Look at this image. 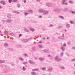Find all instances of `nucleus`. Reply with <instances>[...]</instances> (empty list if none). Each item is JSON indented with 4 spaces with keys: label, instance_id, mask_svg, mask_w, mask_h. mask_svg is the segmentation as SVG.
Masks as SVG:
<instances>
[{
    "label": "nucleus",
    "instance_id": "1",
    "mask_svg": "<svg viewBox=\"0 0 75 75\" xmlns=\"http://www.w3.org/2000/svg\"><path fill=\"white\" fill-rule=\"evenodd\" d=\"M39 11L40 13H43V15H46L48 14L49 12L45 10L44 9H39Z\"/></svg>",
    "mask_w": 75,
    "mask_h": 75
},
{
    "label": "nucleus",
    "instance_id": "36",
    "mask_svg": "<svg viewBox=\"0 0 75 75\" xmlns=\"http://www.w3.org/2000/svg\"><path fill=\"white\" fill-rule=\"evenodd\" d=\"M10 35H11L12 36H14L15 35H14L13 33H11L10 34Z\"/></svg>",
    "mask_w": 75,
    "mask_h": 75
},
{
    "label": "nucleus",
    "instance_id": "16",
    "mask_svg": "<svg viewBox=\"0 0 75 75\" xmlns=\"http://www.w3.org/2000/svg\"><path fill=\"white\" fill-rule=\"evenodd\" d=\"M60 68L61 69H62V70H64V69H65V67L63 66H60Z\"/></svg>",
    "mask_w": 75,
    "mask_h": 75
},
{
    "label": "nucleus",
    "instance_id": "3",
    "mask_svg": "<svg viewBox=\"0 0 75 75\" xmlns=\"http://www.w3.org/2000/svg\"><path fill=\"white\" fill-rule=\"evenodd\" d=\"M46 5L49 7H52V4L50 3H46Z\"/></svg>",
    "mask_w": 75,
    "mask_h": 75
},
{
    "label": "nucleus",
    "instance_id": "19",
    "mask_svg": "<svg viewBox=\"0 0 75 75\" xmlns=\"http://www.w3.org/2000/svg\"><path fill=\"white\" fill-rule=\"evenodd\" d=\"M40 69H42V71H44L46 69V67H44L43 68H41Z\"/></svg>",
    "mask_w": 75,
    "mask_h": 75
},
{
    "label": "nucleus",
    "instance_id": "15",
    "mask_svg": "<svg viewBox=\"0 0 75 75\" xmlns=\"http://www.w3.org/2000/svg\"><path fill=\"white\" fill-rule=\"evenodd\" d=\"M7 17L8 18H10L11 17V14H8L7 15Z\"/></svg>",
    "mask_w": 75,
    "mask_h": 75
},
{
    "label": "nucleus",
    "instance_id": "58",
    "mask_svg": "<svg viewBox=\"0 0 75 75\" xmlns=\"http://www.w3.org/2000/svg\"><path fill=\"white\" fill-rule=\"evenodd\" d=\"M23 2L24 3H26V1L25 0H24Z\"/></svg>",
    "mask_w": 75,
    "mask_h": 75
},
{
    "label": "nucleus",
    "instance_id": "27",
    "mask_svg": "<svg viewBox=\"0 0 75 75\" xmlns=\"http://www.w3.org/2000/svg\"><path fill=\"white\" fill-rule=\"evenodd\" d=\"M28 12L30 13H33V11L32 10H30L28 11Z\"/></svg>",
    "mask_w": 75,
    "mask_h": 75
},
{
    "label": "nucleus",
    "instance_id": "7",
    "mask_svg": "<svg viewBox=\"0 0 75 75\" xmlns=\"http://www.w3.org/2000/svg\"><path fill=\"white\" fill-rule=\"evenodd\" d=\"M39 59L40 61H44L45 58H44L40 57L39 58Z\"/></svg>",
    "mask_w": 75,
    "mask_h": 75
},
{
    "label": "nucleus",
    "instance_id": "14",
    "mask_svg": "<svg viewBox=\"0 0 75 75\" xmlns=\"http://www.w3.org/2000/svg\"><path fill=\"white\" fill-rule=\"evenodd\" d=\"M69 13H72V14H75V11L70 10L69 11Z\"/></svg>",
    "mask_w": 75,
    "mask_h": 75
},
{
    "label": "nucleus",
    "instance_id": "2",
    "mask_svg": "<svg viewBox=\"0 0 75 75\" xmlns=\"http://www.w3.org/2000/svg\"><path fill=\"white\" fill-rule=\"evenodd\" d=\"M54 59L57 62H60L62 60V59L61 58H59V57L58 56H56L54 57Z\"/></svg>",
    "mask_w": 75,
    "mask_h": 75
},
{
    "label": "nucleus",
    "instance_id": "61",
    "mask_svg": "<svg viewBox=\"0 0 75 75\" xmlns=\"http://www.w3.org/2000/svg\"><path fill=\"white\" fill-rule=\"evenodd\" d=\"M72 48L73 50H75V47H73Z\"/></svg>",
    "mask_w": 75,
    "mask_h": 75
},
{
    "label": "nucleus",
    "instance_id": "40",
    "mask_svg": "<svg viewBox=\"0 0 75 75\" xmlns=\"http://www.w3.org/2000/svg\"><path fill=\"white\" fill-rule=\"evenodd\" d=\"M1 23H4V20H1Z\"/></svg>",
    "mask_w": 75,
    "mask_h": 75
},
{
    "label": "nucleus",
    "instance_id": "60",
    "mask_svg": "<svg viewBox=\"0 0 75 75\" xmlns=\"http://www.w3.org/2000/svg\"><path fill=\"white\" fill-rule=\"evenodd\" d=\"M32 37L28 39L29 40H31L32 39Z\"/></svg>",
    "mask_w": 75,
    "mask_h": 75
},
{
    "label": "nucleus",
    "instance_id": "29",
    "mask_svg": "<svg viewBox=\"0 0 75 75\" xmlns=\"http://www.w3.org/2000/svg\"><path fill=\"white\" fill-rule=\"evenodd\" d=\"M67 10H68V8H65L63 9V11H64V12H65V11H67Z\"/></svg>",
    "mask_w": 75,
    "mask_h": 75
},
{
    "label": "nucleus",
    "instance_id": "37",
    "mask_svg": "<svg viewBox=\"0 0 75 75\" xmlns=\"http://www.w3.org/2000/svg\"><path fill=\"white\" fill-rule=\"evenodd\" d=\"M30 30L31 31H34V29L33 28H30Z\"/></svg>",
    "mask_w": 75,
    "mask_h": 75
},
{
    "label": "nucleus",
    "instance_id": "9",
    "mask_svg": "<svg viewBox=\"0 0 75 75\" xmlns=\"http://www.w3.org/2000/svg\"><path fill=\"white\" fill-rule=\"evenodd\" d=\"M60 49L63 52L65 50V49L64 47V46H62L60 48Z\"/></svg>",
    "mask_w": 75,
    "mask_h": 75
},
{
    "label": "nucleus",
    "instance_id": "33",
    "mask_svg": "<svg viewBox=\"0 0 75 75\" xmlns=\"http://www.w3.org/2000/svg\"><path fill=\"white\" fill-rule=\"evenodd\" d=\"M59 17L60 18H62V19H64V18L62 16H59Z\"/></svg>",
    "mask_w": 75,
    "mask_h": 75
},
{
    "label": "nucleus",
    "instance_id": "6",
    "mask_svg": "<svg viewBox=\"0 0 75 75\" xmlns=\"http://www.w3.org/2000/svg\"><path fill=\"white\" fill-rule=\"evenodd\" d=\"M65 0H63L62 1V4H63V5H66V6H67V4H68V3H65Z\"/></svg>",
    "mask_w": 75,
    "mask_h": 75
},
{
    "label": "nucleus",
    "instance_id": "8",
    "mask_svg": "<svg viewBox=\"0 0 75 75\" xmlns=\"http://www.w3.org/2000/svg\"><path fill=\"white\" fill-rule=\"evenodd\" d=\"M54 11H55V12H59V9H54Z\"/></svg>",
    "mask_w": 75,
    "mask_h": 75
},
{
    "label": "nucleus",
    "instance_id": "11",
    "mask_svg": "<svg viewBox=\"0 0 75 75\" xmlns=\"http://www.w3.org/2000/svg\"><path fill=\"white\" fill-rule=\"evenodd\" d=\"M43 52H45V53H49L50 52V51L49 50H43Z\"/></svg>",
    "mask_w": 75,
    "mask_h": 75
},
{
    "label": "nucleus",
    "instance_id": "18",
    "mask_svg": "<svg viewBox=\"0 0 75 75\" xmlns=\"http://www.w3.org/2000/svg\"><path fill=\"white\" fill-rule=\"evenodd\" d=\"M71 26V25L69 24H67L66 25V27H67V28H69Z\"/></svg>",
    "mask_w": 75,
    "mask_h": 75
},
{
    "label": "nucleus",
    "instance_id": "54",
    "mask_svg": "<svg viewBox=\"0 0 75 75\" xmlns=\"http://www.w3.org/2000/svg\"><path fill=\"white\" fill-rule=\"evenodd\" d=\"M22 36V35L21 34H20L19 35V37H21Z\"/></svg>",
    "mask_w": 75,
    "mask_h": 75
},
{
    "label": "nucleus",
    "instance_id": "22",
    "mask_svg": "<svg viewBox=\"0 0 75 75\" xmlns=\"http://www.w3.org/2000/svg\"><path fill=\"white\" fill-rule=\"evenodd\" d=\"M13 13H16V14H19L20 12L15 11H13Z\"/></svg>",
    "mask_w": 75,
    "mask_h": 75
},
{
    "label": "nucleus",
    "instance_id": "32",
    "mask_svg": "<svg viewBox=\"0 0 75 75\" xmlns=\"http://www.w3.org/2000/svg\"><path fill=\"white\" fill-rule=\"evenodd\" d=\"M38 69H34L32 70V71H38Z\"/></svg>",
    "mask_w": 75,
    "mask_h": 75
},
{
    "label": "nucleus",
    "instance_id": "63",
    "mask_svg": "<svg viewBox=\"0 0 75 75\" xmlns=\"http://www.w3.org/2000/svg\"><path fill=\"white\" fill-rule=\"evenodd\" d=\"M2 63V60H0V64H1Z\"/></svg>",
    "mask_w": 75,
    "mask_h": 75
},
{
    "label": "nucleus",
    "instance_id": "49",
    "mask_svg": "<svg viewBox=\"0 0 75 75\" xmlns=\"http://www.w3.org/2000/svg\"><path fill=\"white\" fill-rule=\"evenodd\" d=\"M64 54V53L63 52H62L61 53V57H62L63 56V54Z\"/></svg>",
    "mask_w": 75,
    "mask_h": 75
},
{
    "label": "nucleus",
    "instance_id": "13",
    "mask_svg": "<svg viewBox=\"0 0 75 75\" xmlns=\"http://www.w3.org/2000/svg\"><path fill=\"white\" fill-rule=\"evenodd\" d=\"M24 31H25V32H26L27 33H28V32H29V30H28V29H27V28H24Z\"/></svg>",
    "mask_w": 75,
    "mask_h": 75
},
{
    "label": "nucleus",
    "instance_id": "50",
    "mask_svg": "<svg viewBox=\"0 0 75 75\" xmlns=\"http://www.w3.org/2000/svg\"><path fill=\"white\" fill-rule=\"evenodd\" d=\"M27 64V63L26 62H24L23 63V64H24V65H25V64Z\"/></svg>",
    "mask_w": 75,
    "mask_h": 75
},
{
    "label": "nucleus",
    "instance_id": "28",
    "mask_svg": "<svg viewBox=\"0 0 75 75\" xmlns=\"http://www.w3.org/2000/svg\"><path fill=\"white\" fill-rule=\"evenodd\" d=\"M0 3H1V4H3V5H4V4H5V2L4 1H1L0 2Z\"/></svg>",
    "mask_w": 75,
    "mask_h": 75
},
{
    "label": "nucleus",
    "instance_id": "41",
    "mask_svg": "<svg viewBox=\"0 0 75 75\" xmlns=\"http://www.w3.org/2000/svg\"><path fill=\"white\" fill-rule=\"evenodd\" d=\"M49 27L51 28L52 27H53V25H51L49 26Z\"/></svg>",
    "mask_w": 75,
    "mask_h": 75
},
{
    "label": "nucleus",
    "instance_id": "30",
    "mask_svg": "<svg viewBox=\"0 0 75 75\" xmlns=\"http://www.w3.org/2000/svg\"><path fill=\"white\" fill-rule=\"evenodd\" d=\"M38 47L39 48H43V46L41 45H38Z\"/></svg>",
    "mask_w": 75,
    "mask_h": 75
},
{
    "label": "nucleus",
    "instance_id": "51",
    "mask_svg": "<svg viewBox=\"0 0 75 75\" xmlns=\"http://www.w3.org/2000/svg\"><path fill=\"white\" fill-rule=\"evenodd\" d=\"M41 0H36V2H40Z\"/></svg>",
    "mask_w": 75,
    "mask_h": 75
},
{
    "label": "nucleus",
    "instance_id": "62",
    "mask_svg": "<svg viewBox=\"0 0 75 75\" xmlns=\"http://www.w3.org/2000/svg\"><path fill=\"white\" fill-rule=\"evenodd\" d=\"M42 42L41 41H40L38 42V43L39 44H41Z\"/></svg>",
    "mask_w": 75,
    "mask_h": 75
},
{
    "label": "nucleus",
    "instance_id": "46",
    "mask_svg": "<svg viewBox=\"0 0 75 75\" xmlns=\"http://www.w3.org/2000/svg\"><path fill=\"white\" fill-rule=\"evenodd\" d=\"M9 3H11V1H12V0H9L8 1Z\"/></svg>",
    "mask_w": 75,
    "mask_h": 75
},
{
    "label": "nucleus",
    "instance_id": "21",
    "mask_svg": "<svg viewBox=\"0 0 75 75\" xmlns=\"http://www.w3.org/2000/svg\"><path fill=\"white\" fill-rule=\"evenodd\" d=\"M16 47L18 48H20L21 47V45H16Z\"/></svg>",
    "mask_w": 75,
    "mask_h": 75
},
{
    "label": "nucleus",
    "instance_id": "20",
    "mask_svg": "<svg viewBox=\"0 0 75 75\" xmlns=\"http://www.w3.org/2000/svg\"><path fill=\"white\" fill-rule=\"evenodd\" d=\"M8 50H9V51H13V50L12 49H11L10 47H8L7 48Z\"/></svg>",
    "mask_w": 75,
    "mask_h": 75
},
{
    "label": "nucleus",
    "instance_id": "34",
    "mask_svg": "<svg viewBox=\"0 0 75 75\" xmlns=\"http://www.w3.org/2000/svg\"><path fill=\"white\" fill-rule=\"evenodd\" d=\"M4 33L5 34H8V32H7V31L5 30L4 31Z\"/></svg>",
    "mask_w": 75,
    "mask_h": 75
},
{
    "label": "nucleus",
    "instance_id": "47",
    "mask_svg": "<svg viewBox=\"0 0 75 75\" xmlns=\"http://www.w3.org/2000/svg\"><path fill=\"white\" fill-rule=\"evenodd\" d=\"M13 2H15V3H16V2H17V0H13Z\"/></svg>",
    "mask_w": 75,
    "mask_h": 75
},
{
    "label": "nucleus",
    "instance_id": "64",
    "mask_svg": "<svg viewBox=\"0 0 75 75\" xmlns=\"http://www.w3.org/2000/svg\"><path fill=\"white\" fill-rule=\"evenodd\" d=\"M35 47H33V50H34L35 49Z\"/></svg>",
    "mask_w": 75,
    "mask_h": 75
},
{
    "label": "nucleus",
    "instance_id": "10",
    "mask_svg": "<svg viewBox=\"0 0 75 75\" xmlns=\"http://www.w3.org/2000/svg\"><path fill=\"white\" fill-rule=\"evenodd\" d=\"M28 40L27 39H24L22 41L24 43L27 42H28Z\"/></svg>",
    "mask_w": 75,
    "mask_h": 75
},
{
    "label": "nucleus",
    "instance_id": "23",
    "mask_svg": "<svg viewBox=\"0 0 75 75\" xmlns=\"http://www.w3.org/2000/svg\"><path fill=\"white\" fill-rule=\"evenodd\" d=\"M19 59L20 61H24V59L23 58H21V57H20L19 58Z\"/></svg>",
    "mask_w": 75,
    "mask_h": 75
},
{
    "label": "nucleus",
    "instance_id": "44",
    "mask_svg": "<svg viewBox=\"0 0 75 75\" xmlns=\"http://www.w3.org/2000/svg\"><path fill=\"white\" fill-rule=\"evenodd\" d=\"M28 13H25L24 15H25V16H27L28 15Z\"/></svg>",
    "mask_w": 75,
    "mask_h": 75
},
{
    "label": "nucleus",
    "instance_id": "4",
    "mask_svg": "<svg viewBox=\"0 0 75 75\" xmlns=\"http://www.w3.org/2000/svg\"><path fill=\"white\" fill-rule=\"evenodd\" d=\"M52 70H53V68H52V67H49L48 70L47 71L50 72H51L52 71Z\"/></svg>",
    "mask_w": 75,
    "mask_h": 75
},
{
    "label": "nucleus",
    "instance_id": "5",
    "mask_svg": "<svg viewBox=\"0 0 75 75\" xmlns=\"http://www.w3.org/2000/svg\"><path fill=\"white\" fill-rule=\"evenodd\" d=\"M29 62L30 64H32V65H34L35 64V62H33L32 60H29Z\"/></svg>",
    "mask_w": 75,
    "mask_h": 75
},
{
    "label": "nucleus",
    "instance_id": "56",
    "mask_svg": "<svg viewBox=\"0 0 75 75\" xmlns=\"http://www.w3.org/2000/svg\"><path fill=\"white\" fill-rule=\"evenodd\" d=\"M71 61H75V59H72Z\"/></svg>",
    "mask_w": 75,
    "mask_h": 75
},
{
    "label": "nucleus",
    "instance_id": "57",
    "mask_svg": "<svg viewBox=\"0 0 75 75\" xmlns=\"http://www.w3.org/2000/svg\"><path fill=\"white\" fill-rule=\"evenodd\" d=\"M17 6H18V7H20V4H18Z\"/></svg>",
    "mask_w": 75,
    "mask_h": 75
},
{
    "label": "nucleus",
    "instance_id": "43",
    "mask_svg": "<svg viewBox=\"0 0 75 75\" xmlns=\"http://www.w3.org/2000/svg\"><path fill=\"white\" fill-rule=\"evenodd\" d=\"M24 55L25 57H28V55H27V54H24Z\"/></svg>",
    "mask_w": 75,
    "mask_h": 75
},
{
    "label": "nucleus",
    "instance_id": "39",
    "mask_svg": "<svg viewBox=\"0 0 75 75\" xmlns=\"http://www.w3.org/2000/svg\"><path fill=\"white\" fill-rule=\"evenodd\" d=\"M31 74H32L33 75H35V73L34 72H31Z\"/></svg>",
    "mask_w": 75,
    "mask_h": 75
},
{
    "label": "nucleus",
    "instance_id": "45",
    "mask_svg": "<svg viewBox=\"0 0 75 75\" xmlns=\"http://www.w3.org/2000/svg\"><path fill=\"white\" fill-rule=\"evenodd\" d=\"M67 44L69 45H71V42H68V43H67Z\"/></svg>",
    "mask_w": 75,
    "mask_h": 75
},
{
    "label": "nucleus",
    "instance_id": "38",
    "mask_svg": "<svg viewBox=\"0 0 75 75\" xmlns=\"http://www.w3.org/2000/svg\"><path fill=\"white\" fill-rule=\"evenodd\" d=\"M69 3H70V4H73V2H72V1H69Z\"/></svg>",
    "mask_w": 75,
    "mask_h": 75
},
{
    "label": "nucleus",
    "instance_id": "12",
    "mask_svg": "<svg viewBox=\"0 0 75 75\" xmlns=\"http://www.w3.org/2000/svg\"><path fill=\"white\" fill-rule=\"evenodd\" d=\"M12 20H10V19H7L6 21V23H11V21Z\"/></svg>",
    "mask_w": 75,
    "mask_h": 75
},
{
    "label": "nucleus",
    "instance_id": "59",
    "mask_svg": "<svg viewBox=\"0 0 75 75\" xmlns=\"http://www.w3.org/2000/svg\"><path fill=\"white\" fill-rule=\"evenodd\" d=\"M2 63H4V62H5L4 60H2Z\"/></svg>",
    "mask_w": 75,
    "mask_h": 75
},
{
    "label": "nucleus",
    "instance_id": "25",
    "mask_svg": "<svg viewBox=\"0 0 75 75\" xmlns=\"http://www.w3.org/2000/svg\"><path fill=\"white\" fill-rule=\"evenodd\" d=\"M58 38H60V39H62V40H63V39H64V37L63 36H61L58 37Z\"/></svg>",
    "mask_w": 75,
    "mask_h": 75
},
{
    "label": "nucleus",
    "instance_id": "48",
    "mask_svg": "<svg viewBox=\"0 0 75 75\" xmlns=\"http://www.w3.org/2000/svg\"><path fill=\"white\" fill-rule=\"evenodd\" d=\"M66 55L67 56H69V54H68V53L67 52L66 53Z\"/></svg>",
    "mask_w": 75,
    "mask_h": 75
},
{
    "label": "nucleus",
    "instance_id": "35",
    "mask_svg": "<svg viewBox=\"0 0 75 75\" xmlns=\"http://www.w3.org/2000/svg\"><path fill=\"white\" fill-rule=\"evenodd\" d=\"M70 23H71V24H75V23L74 22H73V21H70Z\"/></svg>",
    "mask_w": 75,
    "mask_h": 75
},
{
    "label": "nucleus",
    "instance_id": "17",
    "mask_svg": "<svg viewBox=\"0 0 75 75\" xmlns=\"http://www.w3.org/2000/svg\"><path fill=\"white\" fill-rule=\"evenodd\" d=\"M9 72L8 70L7 69H6L3 72L4 73H7V72Z\"/></svg>",
    "mask_w": 75,
    "mask_h": 75
},
{
    "label": "nucleus",
    "instance_id": "55",
    "mask_svg": "<svg viewBox=\"0 0 75 75\" xmlns=\"http://www.w3.org/2000/svg\"><path fill=\"white\" fill-rule=\"evenodd\" d=\"M39 18H42V17L41 16H39Z\"/></svg>",
    "mask_w": 75,
    "mask_h": 75
},
{
    "label": "nucleus",
    "instance_id": "24",
    "mask_svg": "<svg viewBox=\"0 0 75 75\" xmlns=\"http://www.w3.org/2000/svg\"><path fill=\"white\" fill-rule=\"evenodd\" d=\"M48 57L50 59H53V58L52 57L50 56V55H49L48 56Z\"/></svg>",
    "mask_w": 75,
    "mask_h": 75
},
{
    "label": "nucleus",
    "instance_id": "53",
    "mask_svg": "<svg viewBox=\"0 0 75 75\" xmlns=\"http://www.w3.org/2000/svg\"><path fill=\"white\" fill-rule=\"evenodd\" d=\"M11 65H12L13 66H14V64L13 63H11Z\"/></svg>",
    "mask_w": 75,
    "mask_h": 75
},
{
    "label": "nucleus",
    "instance_id": "52",
    "mask_svg": "<svg viewBox=\"0 0 75 75\" xmlns=\"http://www.w3.org/2000/svg\"><path fill=\"white\" fill-rule=\"evenodd\" d=\"M63 47H66V46L67 45L65 43H64L63 45Z\"/></svg>",
    "mask_w": 75,
    "mask_h": 75
},
{
    "label": "nucleus",
    "instance_id": "31",
    "mask_svg": "<svg viewBox=\"0 0 75 75\" xmlns=\"http://www.w3.org/2000/svg\"><path fill=\"white\" fill-rule=\"evenodd\" d=\"M22 70L23 71H25L26 70V69L24 67H23Z\"/></svg>",
    "mask_w": 75,
    "mask_h": 75
},
{
    "label": "nucleus",
    "instance_id": "42",
    "mask_svg": "<svg viewBox=\"0 0 75 75\" xmlns=\"http://www.w3.org/2000/svg\"><path fill=\"white\" fill-rule=\"evenodd\" d=\"M63 27L62 26H59L57 28H63Z\"/></svg>",
    "mask_w": 75,
    "mask_h": 75
},
{
    "label": "nucleus",
    "instance_id": "26",
    "mask_svg": "<svg viewBox=\"0 0 75 75\" xmlns=\"http://www.w3.org/2000/svg\"><path fill=\"white\" fill-rule=\"evenodd\" d=\"M4 45L5 47H8V44L7 43H5L4 44Z\"/></svg>",
    "mask_w": 75,
    "mask_h": 75
}]
</instances>
